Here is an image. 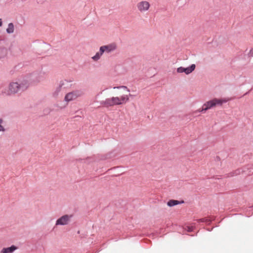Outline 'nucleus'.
Segmentation results:
<instances>
[{"instance_id":"1","label":"nucleus","mask_w":253,"mask_h":253,"mask_svg":"<svg viewBox=\"0 0 253 253\" xmlns=\"http://www.w3.org/2000/svg\"><path fill=\"white\" fill-rule=\"evenodd\" d=\"M29 86V83L27 80L23 79L22 81L19 80L17 82L10 83L7 89L2 91V93L6 95H10L17 93L20 91H23Z\"/></svg>"},{"instance_id":"2","label":"nucleus","mask_w":253,"mask_h":253,"mask_svg":"<svg viewBox=\"0 0 253 253\" xmlns=\"http://www.w3.org/2000/svg\"><path fill=\"white\" fill-rule=\"evenodd\" d=\"M46 72L43 71H36L33 72L26 77V80L28 81L29 84L32 83H39L45 79Z\"/></svg>"},{"instance_id":"3","label":"nucleus","mask_w":253,"mask_h":253,"mask_svg":"<svg viewBox=\"0 0 253 253\" xmlns=\"http://www.w3.org/2000/svg\"><path fill=\"white\" fill-rule=\"evenodd\" d=\"M226 102L227 100L224 99L214 98L206 102L203 104V110H208L216 106V105L221 106L223 103H225Z\"/></svg>"},{"instance_id":"4","label":"nucleus","mask_w":253,"mask_h":253,"mask_svg":"<svg viewBox=\"0 0 253 253\" xmlns=\"http://www.w3.org/2000/svg\"><path fill=\"white\" fill-rule=\"evenodd\" d=\"M100 104L104 107H109L114 105H121V102L118 97H112L106 98L105 100L100 102Z\"/></svg>"},{"instance_id":"5","label":"nucleus","mask_w":253,"mask_h":253,"mask_svg":"<svg viewBox=\"0 0 253 253\" xmlns=\"http://www.w3.org/2000/svg\"><path fill=\"white\" fill-rule=\"evenodd\" d=\"M84 94V92L82 90H75L67 93L65 95L64 99L66 101L69 102L82 96Z\"/></svg>"},{"instance_id":"6","label":"nucleus","mask_w":253,"mask_h":253,"mask_svg":"<svg viewBox=\"0 0 253 253\" xmlns=\"http://www.w3.org/2000/svg\"><path fill=\"white\" fill-rule=\"evenodd\" d=\"M73 217L72 214H65L59 218L56 221V225H66L68 224Z\"/></svg>"},{"instance_id":"7","label":"nucleus","mask_w":253,"mask_h":253,"mask_svg":"<svg viewBox=\"0 0 253 253\" xmlns=\"http://www.w3.org/2000/svg\"><path fill=\"white\" fill-rule=\"evenodd\" d=\"M245 169H247L249 172H248V174H253V165H248L246 168L243 169H238L235 170L234 171L231 172L228 174V177L230 176H234L235 175H237L240 174L241 172H246Z\"/></svg>"},{"instance_id":"8","label":"nucleus","mask_w":253,"mask_h":253,"mask_svg":"<svg viewBox=\"0 0 253 253\" xmlns=\"http://www.w3.org/2000/svg\"><path fill=\"white\" fill-rule=\"evenodd\" d=\"M136 6L140 12H144L149 9L150 4L147 1L143 0L138 2Z\"/></svg>"},{"instance_id":"9","label":"nucleus","mask_w":253,"mask_h":253,"mask_svg":"<svg viewBox=\"0 0 253 253\" xmlns=\"http://www.w3.org/2000/svg\"><path fill=\"white\" fill-rule=\"evenodd\" d=\"M196 68V65L194 64L191 65L189 67L184 68L183 67H180L177 68V72L178 73H185V74L188 75L191 73Z\"/></svg>"},{"instance_id":"10","label":"nucleus","mask_w":253,"mask_h":253,"mask_svg":"<svg viewBox=\"0 0 253 253\" xmlns=\"http://www.w3.org/2000/svg\"><path fill=\"white\" fill-rule=\"evenodd\" d=\"M103 50V52H106L107 53H111L114 51L117 48V44L115 42H113L107 45H103L100 46Z\"/></svg>"},{"instance_id":"11","label":"nucleus","mask_w":253,"mask_h":253,"mask_svg":"<svg viewBox=\"0 0 253 253\" xmlns=\"http://www.w3.org/2000/svg\"><path fill=\"white\" fill-rule=\"evenodd\" d=\"M17 249V247L14 245L7 248H3L0 253H13L15 250Z\"/></svg>"},{"instance_id":"12","label":"nucleus","mask_w":253,"mask_h":253,"mask_svg":"<svg viewBox=\"0 0 253 253\" xmlns=\"http://www.w3.org/2000/svg\"><path fill=\"white\" fill-rule=\"evenodd\" d=\"M64 85V82L63 81H61L58 85V86L56 88L55 90L53 93V95L54 96H57L59 93L61 91V88L62 86Z\"/></svg>"},{"instance_id":"13","label":"nucleus","mask_w":253,"mask_h":253,"mask_svg":"<svg viewBox=\"0 0 253 253\" xmlns=\"http://www.w3.org/2000/svg\"><path fill=\"white\" fill-rule=\"evenodd\" d=\"M103 50L101 48V47H100L99 51L96 52L95 55L92 56L91 58L94 61H97L100 58L101 56L103 55Z\"/></svg>"},{"instance_id":"14","label":"nucleus","mask_w":253,"mask_h":253,"mask_svg":"<svg viewBox=\"0 0 253 253\" xmlns=\"http://www.w3.org/2000/svg\"><path fill=\"white\" fill-rule=\"evenodd\" d=\"M184 203L183 201L180 202L179 201L175 200H170L168 202L167 205L169 207H173L175 205H178L180 203Z\"/></svg>"},{"instance_id":"15","label":"nucleus","mask_w":253,"mask_h":253,"mask_svg":"<svg viewBox=\"0 0 253 253\" xmlns=\"http://www.w3.org/2000/svg\"><path fill=\"white\" fill-rule=\"evenodd\" d=\"M14 30V26L12 23H9L8 24L7 28L6 29V32L8 34L13 33Z\"/></svg>"},{"instance_id":"16","label":"nucleus","mask_w":253,"mask_h":253,"mask_svg":"<svg viewBox=\"0 0 253 253\" xmlns=\"http://www.w3.org/2000/svg\"><path fill=\"white\" fill-rule=\"evenodd\" d=\"M7 54V51L6 48L0 47V59L4 58Z\"/></svg>"},{"instance_id":"17","label":"nucleus","mask_w":253,"mask_h":253,"mask_svg":"<svg viewBox=\"0 0 253 253\" xmlns=\"http://www.w3.org/2000/svg\"><path fill=\"white\" fill-rule=\"evenodd\" d=\"M119 100L121 102V104H123L124 102L127 101L129 100V98L127 95H123L119 98Z\"/></svg>"},{"instance_id":"18","label":"nucleus","mask_w":253,"mask_h":253,"mask_svg":"<svg viewBox=\"0 0 253 253\" xmlns=\"http://www.w3.org/2000/svg\"><path fill=\"white\" fill-rule=\"evenodd\" d=\"M211 221L206 218H201L198 220V222H206L209 223Z\"/></svg>"},{"instance_id":"19","label":"nucleus","mask_w":253,"mask_h":253,"mask_svg":"<svg viewBox=\"0 0 253 253\" xmlns=\"http://www.w3.org/2000/svg\"><path fill=\"white\" fill-rule=\"evenodd\" d=\"M114 89H116V88H117V89H119V88H124L125 89H126L127 90V91L128 92H129V90L127 88V87L126 86H124V85H122V86H115L113 87Z\"/></svg>"},{"instance_id":"20","label":"nucleus","mask_w":253,"mask_h":253,"mask_svg":"<svg viewBox=\"0 0 253 253\" xmlns=\"http://www.w3.org/2000/svg\"><path fill=\"white\" fill-rule=\"evenodd\" d=\"M186 230L189 232H191L192 231H193V229H194V227L193 226H186V227L185 228Z\"/></svg>"},{"instance_id":"21","label":"nucleus","mask_w":253,"mask_h":253,"mask_svg":"<svg viewBox=\"0 0 253 253\" xmlns=\"http://www.w3.org/2000/svg\"><path fill=\"white\" fill-rule=\"evenodd\" d=\"M248 56L250 58L253 57V48L250 50V52L248 54Z\"/></svg>"},{"instance_id":"22","label":"nucleus","mask_w":253,"mask_h":253,"mask_svg":"<svg viewBox=\"0 0 253 253\" xmlns=\"http://www.w3.org/2000/svg\"><path fill=\"white\" fill-rule=\"evenodd\" d=\"M2 120L0 119V131H5V129L1 125V124L2 123Z\"/></svg>"},{"instance_id":"23","label":"nucleus","mask_w":253,"mask_h":253,"mask_svg":"<svg viewBox=\"0 0 253 253\" xmlns=\"http://www.w3.org/2000/svg\"><path fill=\"white\" fill-rule=\"evenodd\" d=\"M206 110H203V107L202 109H200L197 110L195 112H203L204 111H206Z\"/></svg>"},{"instance_id":"24","label":"nucleus","mask_w":253,"mask_h":253,"mask_svg":"<svg viewBox=\"0 0 253 253\" xmlns=\"http://www.w3.org/2000/svg\"><path fill=\"white\" fill-rule=\"evenodd\" d=\"M2 23H3L2 20V19L0 18V27L2 26Z\"/></svg>"},{"instance_id":"25","label":"nucleus","mask_w":253,"mask_h":253,"mask_svg":"<svg viewBox=\"0 0 253 253\" xmlns=\"http://www.w3.org/2000/svg\"><path fill=\"white\" fill-rule=\"evenodd\" d=\"M252 207L253 208V206Z\"/></svg>"}]
</instances>
